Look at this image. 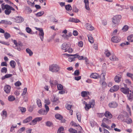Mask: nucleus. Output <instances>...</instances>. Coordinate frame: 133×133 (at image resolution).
Listing matches in <instances>:
<instances>
[{
	"instance_id": "69168bd1",
	"label": "nucleus",
	"mask_w": 133,
	"mask_h": 133,
	"mask_svg": "<svg viewBox=\"0 0 133 133\" xmlns=\"http://www.w3.org/2000/svg\"><path fill=\"white\" fill-rule=\"evenodd\" d=\"M27 89L26 88H24L23 90V91L22 94V96H23V95H25L26 92H27Z\"/></svg>"
},
{
	"instance_id": "4be33fe9",
	"label": "nucleus",
	"mask_w": 133,
	"mask_h": 133,
	"mask_svg": "<svg viewBox=\"0 0 133 133\" xmlns=\"http://www.w3.org/2000/svg\"><path fill=\"white\" fill-rule=\"evenodd\" d=\"M127 97L128 100L130 102L133 100V95L131 93H129L127 94Z\"/></svg>"
},
{
	"instance_id": "e433bc0d",
	"label": "nucleus",
	"mask_w": 133,
	"mask_h": 133,
	"mask_svg": "<svg viewBox=\"0 0 133 133\" xmlns=\"http://www.w3.org/2000/svg\"><path fill=\"white\" fill-rule=\"evenodd\" d=\"M106 124H106L105 123H104L102 122V123L101 124V126L103 127H104L107 128V129H108L109 130L111 129L110 127L108 125H107Z\"/></svg>"
},
{
	"instance_id": "bb28decb",
	"label": "nucleus",
	"mask_w": 133,
	"mask_h": 133,
	"mask_svg": "<svg viewBox=\"0 0 133 133\" xmlns=\"http://www.w3.org/2000/svg\"><path fill=\"white\" fill-rule=\"evenodd\" d=\"M124 122H125L128 124H130L132 123V120L131 118L127 117L124 121Z\"/></svg>"
},
{
	"instance_id": "ddd939ff",
	"label": "nucleus",
	"mask_w": 133,
	"mask_h": 133,
	"mask_svg": "<svg viewBox=\"0 0 133 133\" xmlns=\"http://www.w3.org/2000/svg\"><path fill=\"white\" fill-rule=\"evenodd\" d=\"M72 106V105L69 104H67L65 106L66 108L69 110V114H70V115H72L73 111L72 110L70 109H71Z\"/></svg>"
},
{
	"instance_id": "cd10ccee",
	"label": "nucleus",
	"mask_w": 133,
	"mask_h": 133,
	"mask_svg": "<svg viewBox=\"0 0 133 133\" xmlns=\"http://www.w3.org/2000/svg\"><path fill=\"white\" fill-rule=\"evenodd\" d=\"M65 8L68 11H70L72 9V8L70 4H68L65 5Z\"/></svg>"
},
{
	"instance_id": "4d7b16f0",
	"label": "nucleus",
	"mask_w": 133,
	"mask_h": 133,
	"mask_svg": "<svg viewBox=\"0 0 133 133\" xmlns=\"http://www.w3.org/2000/svg\"><path fill=\"white\" fill-rule=\"evenodd\" d=\"M90 123L91 126L93 127L96 124V123L93 120H92L90 121Z\"/></svg>"
},
{
	"instance_id": "13d9d810",
	"label": "nucleus",
	"mask_w": 133,
	"mask_h": 133,
	"mask_svg": "<svg viewBox=\"0 0 133 133\" xmlns=\"http://www.w3.org/2000/svg\"><path fill=\"white\" fill-rule=\"evenodd\" d=\"M25 128L24 127L21 128L18 131L17 133H21L23 131L25 130Z\"/></svg>"
},
{
	"instance_id": "2eb2a0df",
	"label": "nucleus",
	"mask_w": 133,
	"mask_h": 133,
	"mask_svg": "<svg viewBox=\"0 0 133 133\" xmlns=\"http://www.w3.org/2000/svg\"><path fill=\"white\" fill-rule=\"evenodd\" d=\"M121 76L120 75L118 74L115 77L114 80L116 82L119 83L121 80Z\"/></svg>"
},
{
	"instance_id": "c9c22d12",
	"label": "nucleus",
	"mask_w": 133,
	"mask_h": 133,
	"mask_svg": "<svg viewBox=\"0 0 133 133\" xmlns=\"http://www.w3.org/2000/svg\"><path fill=\"white\" fill-rule=\"evenodd\" d=\"M110 59L112 61H117L118 60V58H116L115 56L112 55V56L110 57Z\"/></svg>"
},
{
	"instance_id": "ea45409f",
	"label": "nucleus",
	"mask_w": 133,
	"mask_h": 133,
	"mask_svg": "<svg viewBox=\"0 0 133 133\" xmlns=\"http://www.w3.org/2000/svg\"><path fill=\"white\" fill-rule=\"evenodd\" d=\"M127 110L129 112V116H131V112L130 108L129 107V105L127 104Z\"/></svg>"
},
{
	"instance_id": "f03ea898",
	"label": "nucleus",
	"mask_w": 133,
	"mask_h": 133,
	"mask_svg": "<svg viewBox=\"0 0 133 133\" xmlns=\"http://www.w3.org/2000/svg\"><path fill=\"white\" fill-rule=\"evenodd\" d=\"M121 16V15H116L114 16L112 18V26L114 27L117 25L119 24Z\"/></svg>"
},
{
	"instance_id": "a18cd8bd",
	"label": "nucleus",
	"mask_w": 133,
	"mask_h": 133,
	"mask_svg": "<svg viewBox=\"0 0 133 133\" xmlns=\"http://www.w3.org/2000/svg\"><path fill=\"white\" fill-rule=\"evenodd\" d=\"M37 103L38 106L41 108L42 107V103L41 100L39 99L37 100Z\"/></svg>"
},
{
	"instance_id": "1a4fd4ad",
	"label": "nucleus",
	"mask_w": 133,
	"mask_h": 133,
	"mask_svg": "<svg viewBox=\"0 0 133 133\" xmlns=\"http://www.w3.org/2000/svg\"><path fill=\"white\" fill-rule=\"evenodd\" d=\"M121 38L118 36H114L112 37L111 38L112 41L114 43H117L120 41Z\"/></svg>"
},
{
	"instance_id": "f8f14e48",
	"label": "nucleus",
	"mask_w": 133,
	"mask_h": 133,
	"mask_svg": "<svg viewBox=\"0 0 133 133\" xmlns=\"http://www.w3.org/2000/svg\"><path fill=\"white\" fill-rule=\"evenodd\" d=\"M11 87L8 85H6L4 87V90L6 94L9 93L10 91Z\"/></svg>"
},
{
	"instance_id": "58836bf2",
	"label": "nucleus",
	"mask_w": 133,
	"mask_h": 133,
	"mask_svg": "<svg viewBox=\"0 0 133 133\" xmlns=\"http://www.w3.org/2000/svg\"><path fill=\"white\" fill-rule=\"evenodd\" d=\"M44 12L43 11H41L37 13L36 15L37 17H39L42 16L44 14Z\"/></svg>"
},
{
	"instance_id": "2f4dec72",
	"label": "nucleus",
	"mask_w": 133,
	"mask_h": 133,
	"mask_svg": "<svg viewBox=\"0 0 133 133\" xmlns=\"http://www.w3.org/2000/svg\"><path fill=\"white\" fill-rule=\"evenodd\" d=\"M26 52L30 56H32L33 54L32 51L29 49L28 48L26 49Z\"/></svg>"
},
{
	"instance_id": "393cba45",
	"label": "nucleus",
	"mask_w": 133,
	"mask_h": 133,
	"mask_svg": "<svg viewBox=\"0 0 133 133\" xmlns=\"http://www.w3.org/2000/svg\"><path fill=\"white\" fill-rule=\"evenodd\" d=\"M88 40L90 43L92 44L94 42V40L93 38L91 35H87Z\"/></svg>"
},
{
	"instance_id": "052dcab7",
	"label": "nucleus",
	"mask_w": 133,
	"mask_h": 133,
	"mask_svg": "<svg viewBox=\"0 0 133 133\" xmlns=\"http://www.w3.org/2000/svg\"><path fill=\"white\" fill-rule=\"evenodd\" d=\"M71 125L72 126L77 127V126L79 125V124H77L73 121H71L70 123Z\"/></svg>"
},
{
	"instance_id": "8fccbe9b",
	"label": "nucleus",
	"mask_w": 133,
	"mask_h": 133,
	"mask_svg": "<svg viewBox=\"0 0 133 133\" xmlns=\"http://www.w3.org/2000/svg\"><path fill=\"white\" fill-rule=\"evenodd\" d=\"M50 83L51 84L55 85L57 84L58 82L56 80H54L52 81H50Z\"/></svg>"
},
{
	"instance_id": "6ab92c4d",
	"label": "nucleus",
	"mask_w": 133,
	"mask_h": 133,
	"mask_svg": "<svg viewBox=\"0 0 133 133\" xmlns=\"http://www.w3.org/2000/svg\"><path fill=\"white\" fill-rule=\"evenodd\" d=\"M109 106L111 108H115L117 106V104L115 102H113L109 104Z\"/></svg>"
},
{
	"instance_id": "f704fd0d",
	"label": "nucleus",
	"mask_w": 133,
	"mask_h": 133,
	"mask_svg": "<svg viewBox=\"0 0 133 133\" xmlns=\"http://www.w3.org/2000/svg\"><path fill=\"white\" fill-rule=\"evenodd\" d=\"M76 56L74 57L75 58H77L78 59L80 60L83 59L84 57L83 56H80L78 54H76Z\"/></svg>"
},
{
	"instance_id": "6e6552de",
	"label": "nucleus",
	"mask_w": 133,
	"mask_h": 133,
	"mask_svg": "<svg viewBox=\"0 0 133 133\" xmlns=\"http://www.w3.org/2000/svg\"><path fill=\"white\" fill-rule=\"evenodd\" d=\"M42 119V118L41 117L36 118L30 123L29 124L32 125H34L37 123V122L41 121Z\"/></svg>"
},
{
	"instance_id": "f3484780",
	"label": "nucleus",
	"mask_w": 133,
	"mask_h": 133,
	"mask_svg": "<svg viewBox=\"0 0 133 133\" xmlns=\"http://www.w3.org/2000/svg\"><path fill=\"white\" fill-rule=\"evenodd\" d=\"M85 3V9L88 10H90V8L89 6V2L88 0H84Z\"/></svg>"
},
{
	"instance_id": "79ce46f5",
	"label": "nucleus",
	"mask_w": 133,
	"mask_h": 133,
	"mask_svg": "<svg viewBox=\"0 0 133 133\" xmlns=\"http://www.w3.org/2000/svg\"><path fill=\"white\" fill-rule=\"evenodd\" d=\"M127 76L128 77L131 78L133 81V74L128 72L127 73Z\"/></svg>"
},
{
	"instance_id": "7c9ffc66",
	"label": "nucleus",
	"mask_w": 133,
	"mask_h": 133,
	"mask_svg": "<svg viewBox=\"0 0 133 133\" xmlns=\"http://www.w3.org/2000/svg\"><path fill=\"white\" fill-rule=\"evenodd\" d=\"M32 119V117H28L25 119L23 120V122L25 123L29 122Z\"/></svg>"
},
{
	"instance_id": "412c9836",
	"label": "nucleus",
	"mask_w": 133,
	"mask_h": 133,
	"mask_svg": "<svg viewBox=\"0 0 133 133\" xmlns=\"http://www.w3.org/2000/svg\"><path fill=\"white\" fill-rule=\"evenodd\" d=\"M102 122L104 123H105L107 124H109L111 123V122L110 120L108 118H104L102 120Z\"/></svg>"
},
{
	"instance_id": "0eeeda50",
	"label": "nucleus",
	"mask_w": 133,
	"mask_h": 133,
	"mask_svg": "<svg viewBox=\"0 0 133 133\" xmlns=\"http://www.w3.org/2000/svg\"><path fill=\"white\" fill-rule=\"evenodd\" d=\"M120 90L121 92L125 95L129 93V91L131 92V91L130 90L129 88L127 87L121 88H120Z\"/></svg>"
},
{
	"instance_id": "37998d69",
	"label": "nucleus",
	"mask_w": 133,
	"mask_h": 133,
	"mask_svg": "<svg viewBox=\"0 0 133 133\" xmlns=\"http://www.w3.org/2000/svg\"><path fill=\"white\" fill-rule=\"evenodd\" d=\"M26 32L30 34H32V30L29 27H27L26 28Z\"/></svg>"
},
{
	"instance_id": "3c124183",
	"label": "nucleus",
	"mask_w": 133,
	"mask_h": 133,
	"mask_svg": "<svg viewBox=\"0 0 133 133\" xmlns=\"http://www.w3.org/2000/svg\"><path fill=\"white\" fill-rule=\"evenodd\" d=\"M87 92L85 91H83L81 93V96L83 97H84L86 96L87 95Z\"/></svg>"
},
{
	"instance_id": "dca6fc26",
	"label": "nucleus",
	"mask_w": 133,
	"mask_h": 133,
	"mask_svg": "<svg viewBox=\"0 0 133 133\" xmlns=\"http://www.w3.org/2000/svg\"><path fill=\"white\" fill-rule=\"evenodd\" d=\"M90 77L94 79H97L99 77V76L96 73H92L90 76Z\"/></svg>"
},
{
	"instance_id": "0e129e2a",
	"label": "nucleus",
	"mask_w": 133,
	"mask_h": 133,
	"mask_svg": "<svg viewBox=\"0 0 133 133\" xmlns=\"http://www.w3.org/2000/svg\"><path fill=\"white\" fill-rule=\"evenodd\" d=\"M73 10L75 12H77L78 11V9L75 6L73 7Z\"/></svg>"
},
{
	"instance_id": "c03bdc74",
	"label": "nucleus",
	"mask_w": 133,
	"mask_h": 133,
	"mask_svg": "<svg viewBox=\"0 0 133 133\" xmlns=\"http://www.w3.org/2000/svg\"><path fill=\"white\" fill-rule=\"evenodd\" d=\"M57 119L61 120V122L62 123L65 122L66 120L63 119V117H55Z\"/></svg>"
},
{
	"instance_id": "aec40b11",
	"label": "nucleus",
	"mask_w": 133,
	"mask_h": 133,
	"mask_svg": "<svg viewBox=\"0 0 133 133\" xmlns=\"http://www.w3.org/2000/svg\"><path fill=\"white\" fill-rule=\"evenodd\" d=\"M69 22H74L76 23L80 22V21L78 19L75 18H70L69 20Z\"/></svg>"
},
{
	"instance_id": "e2e57ef3",
	"label": "nucleus",
	"mask_w": 133,
	"mask_h": 133,
	"mask_svg": "<svg viewBox=\"0 0 133 133\" xmlns=\"http://www.w3.org/2000/svg\"><path fill=\"white\" fill-rule=\"evenodd\" d=\"M71 35H69V36L66 34H64L62 35V37H63L64 39H68V38Z\"/></svg>"
},
{
	"instance_id": "473e14b6",
	"label": "nucleus",
	"mask_w": 133,
	"mask_h": 133,
	"mask_svg": "<svg viewBox=\"0 0 133 133\" xmlns=\"http://www.w3.org/2000/svg\"><path fill=\"white\" fill-rule=\"evenodd\" d=\"M104 53L106 56L108 57H109V56L111 55V54L110 53V51L107 49L105 50Z\"/></svg>"
},
{
	"instance_id": "7ed1b4c3",
	"label": "nucleus",
	"mask_w": 133,
	"mask_h": 133,
	"mask_svg": "<svg viewBox=\"0 0 133 133\" xmlns=\"http://www.w3.org/2000/svg\"><path fill=\"white\" fill-rule=\"evenodd\" d=\"M61 48L62 49L65 50V52L68 51L69 53H71L72 51V49L70 48V45L66 43H63Z\"/></svg>"
},
{
	"instance_id": "a878e982",
	"label": "nucleus",
	"mask_w": 133,
	"mask_h": 133,
	"mask_svg": "<svg viewBox=\"0 0 133 133\" xmlns=\"http://www.w3.org/2000/svg\"><path fill=\"white\" fill-rule=\"evenodd\" d=\"M38 112L41 114L45 115L47 114L48 112L45 110L44 109H42L39 110Z\"/></svg>"
},
{
	"instance_id": "bf43d9fd",
	"label": "nucleus",
	"mask_w": 133,
	"mask_h": 133,
	"mask_svg": "<svg viewBox=\"0 0 133 133\" xmlns=\"http://www.w3.org/2000/svg\"><path fill=\"white\" fill-rule=\"evenodd\" d=\"M79 71L78 70H76L74 72V74L75 76H78L79 75Z\"/></svg>"
},
{
	"instance_id": "5fc2aeb1",
	"label": "nucleus",
	"mask_w": 133,
	"mask_h": 133,
	"mask_svg": "<svg viewBox=\"0 0 133 133\" xmlns=\"http://www.w3.org/2000/svg\"><path fill=\"white\" fill-rule=\"evenodd\" d=\"M0 43L6 45H9L10 44L8 42H6L1 40H0Z\"/></svg>"
},
{
	"instance_id": "9d476101",
	"label": "nucleus",
	"mask_w": 133,
	"mask_h": 133,
	"mask_svg": "<svg viewBox=\"0 0 133 133\" xmlns=\"http://www.w3.org/2000/svg\"><path fill=\"white\" fill-rule=\"evenodd\" d=\"M119 88V86L118 85H115L111 88L110 91L111 92H113L117 91Z\"/></svg>"
},
{
	"instance_id": "c756f323",
	"label": "nucleus",
	"mask_w": 133,
	"mask_h": 133,
	"mask_svg": "<svg viewBox=\"0 0 133 133\" xmlns=\"http://www.w3.org/2000/svg\"><path fill=\"white\" fill-rule=\"evenodd\" d=\"M127 39L129 42H133V35H131L128 36Z\"/></svg>"
},
{
	"instance_id": "680f3d73",
	"label": "nucleus",
	"mask_w": 133,
	"mask_h": 133,
	"mask_svg": "<svg viewBox=\"0 0 133 133\" xmlns=\"http://www.w3.org/2000/svg\"><path fill=\"white\" fill-rule=\"evenodd\" d=\"M44 102L47 105H49L50 104V102L49 99H45V100Z\"/></svg>"
},
{
	"instance_id": "de8ad7c7",
	"label": "nucleus",
	"mask_w": 133,
	"mask_h": 133,
	"mask_svg": "<svg viewBox=\"0 0 133 133\" xmlns=\"http://www.w3.org/2000/svg\"><path fill=\"white\" fill-rule=\"evenodd\" d=\"M69 131L71 133H76L77 132L76 130L72 128L69 129Z\"/></svg>"
},
{
	"instance_id": "9b49d317",
	"label": "nucleus",
	"mask_w": 133,
	"mask_h": 133,
	"mask_svg": "<svg viewBox=\"0 0 133 133\" xmlns=\"http://www.w3.org/2000/svg\"><path fill=\"white\" fill-rule=\"evenodd\" d=\"M98 116H103L104 115H105V116H112V115L109 112L107 111L105 112V114L103 113H97Z\"/></svg>"
},
{
	"instance_id": "4468645a",
	"label": "nucleus",
	"mask_w": 133,
	"mask_h": 133,
	"mask_svg": "<svg viewBox=\"0 0 133 133\" xmlns=\"http://www.w3.org/2000/svg\"><path fill=\"white\" fill-rule=\"evenodd\" d=\"M16 22L18 23L22 22L24 20V19L21 16L16 17L15 18Z\"/></svg>"
},
{
	"instance_id": "39448f33",
	"label": "nucleus",
	"mask_w": 133,
	"mask_h": 133,
	"mask_svg": "<svg viewBox=\"0 0 133 133\" xmlns=\"http://www.w3.org/2000/svg\"><path fill=\"white\" fill-rule=\"evenodd\" d=\"M2 8L3 10L5 9L4 12L5 14L6 15H9L11 12L10 10V6L8 4H6L5 5H4L3 4H2Z\"/></svg>"
},
{
	"instance_id": "49530a36",
	"label": "nucleus",
	"mask_w": 133,
	"mask_h": 133,
	"mask_svg": "<svg viewBox=\"0 0 133 133\" xmlns=\"http://www.w3.org/2000/svg\"><path fill=\"white\" fill-rule=\"evenodd\" d=\"M4 36L5 38L6 39H8L11 37L10 35L7 32H5L4 34Z\"/></svg>"
},
{
	"instance_id": "c85d7f7f",
	"label": "nucleus",
	"mask_w": 133,
	"mask_h": 133,
	"mask_svg": "<svg viewBox=\"0 0 133 133\" xmlns=\"http://www.w3.org/2000/svg\"><path fill=\"white\" fill-rule=\"evenodd\" d=\"M10 64L12 68H15V67L16 63L14 61L12 60L10 62Z\"/></svg>"
},
{
	"instance_id": "f257e3e1",
	"label": "nucleus",
	"mask_w": 133,
	"mask_h": 133,
	"mask_svg": "<svg viewBox=\"0 0 133 133\" xmlns=\"http://www.w3.org/2000/svg\"><path fill=\"white\" fill-rule=\"evenodd\" d=\"M61 69V67L57 64H53L49 66V70L53 73H56L59 72Z\"/></svg>"
},
{
	"instance_id": "864d4df0",
	"label": "nucleus",
	"mask_w": 133,
	"mask_h": 133,
	"mask_svg": "<svg viewBox=\"0 0 133 133\" xmlns=\"http://www.w3.org/2000/svg\"><path fill=\"white\" fill-rule=\"evenodd\" d=\"M19 109L22 113L25 112L26 110V108L24 107H20L19 108Z\"/></svg>"
},
{
	"instance_id": "423d86ee",
	"label": "nucleus",
	"mask_w": 133,
	"mask_h": 133,
	"mask_svg": "<svg viewBox=\"0 0 133 133\" xmlns=\"http://www.w3.org/2000/svg\"><path fill=\"white\" fill-rule=\"evenodd\" d=\"M36 29L39 31V35L42 41H43L44 38V33L42 28H36Z\"/></svg>"
},
{
	"instance_id": "603ef678",
	"label": "nucleus",
	"mask_w": 133,
	"mask_h": 133,
	"mask_svg": "<svg viewBox=\"0 0 133 133\" xmlns=\"http://www.w3.org/2000/svg\"><path fill=\"white\" fill-rule=\"evenodd\" d=\"M1 71L2 73H6L7 72V68L5 67H3L1 69Z\"/></svg>"
},
{
	"instance_id": "338daca9",
	"label": "nucleus",
	"mask_w": 133,
	"mask_h": 133,
	"mask_svg": "<svg viewBox=\"0 0 133 133\" xmlns=\"http://www.w3.org/2000/svg\"><path fill=\"white\" fill-rule=\"evenodd\" d=\"M83 45V42L82 41H80L78 42V46L79 47H82Z\"/></svg>"
},
{
	"instance_id": "a211bd4d",
	"label": "nucleus",
	"mask_w": 133,
	"mask_h": 133,
	"mask_svg": "<svg viewBox=\"0 0 133 133\" xmlns=\"http://www.w3.org/2000/svg\"><path fill=\"white\" fill-rule=\"evenodd\" d=\"M11 22L10 21H8L7 20H1L0 22V24H11Z\"/></svg>"
},
{
	"instance_id": "72a5a7b5",
	"label": "nucleus",
	"mask_w": 133,
	"mask_h": 133,
	"mask_svg": "<svg viewBox=\"0 0 133 133\" xmlns=\"http://www.w3.org/2000/svg\"><path fill=\"white\" fill-rule=\"evenodd\" d=\"M53 125V123L51 122L48 121L45 123V125L47 127H50Z\"/></svg>"
},
{
	"instance_id": "20e7f679",
	"label": "nucleus",
	"mask_w": 133,
	"mask_h": 133,
	"mask_svg": "<svg viewBox=\"0 0 133 133\" xmlns=\"http://www.w3.org/2000/svg\"><path fill=\"white\" fill-rule=\"evenodd\" d=\"M95 101L94 100H92L90 101L88 104L87 103H85V109L88 110L91 107L93 108L95 105Z\"/></svg>"
},
{
	"instance_id": "6e6d98bb",
	"label": "nucleus",
	"mask_w": 133,
	"mask_h": 133,
	"mask_svg": "<svg viewBox=\"0 0 133 133\" xmlns=\"http://www.w3.org/2000/svg\"><path fill=\"white\" fill-rule=\"evenodd\" d=\"M128 26L127 25H125L123 27L122 30L124 31H126L128 30Z\"/></svg>"
},
{
	"instance_id": "b1692460",
	"label": "nucleus",
	"mask_w": 133,
	"mask_h": 133,
	"mask_svg": "<svg viewBox=\"0 0 133 133\" xmlns=\"http://www.w3.org/2000/svg\"><path fill=\"white\" fill-rule=\"evenodd\" d=\"M87 29L89 30H92L94 29V28L90 24L87 23L86 24Z\"/></svg>"
},
{
	"instance_id": "5701e85b",
	"label": "nucleus",
	"mask_w": 133,
	"mask_h": 133,
	"mask_svg": "<svg viewBox=\"0 0 133 133\" xmlns=\"http://www.w3.org/2000/svg\"><path fill=\"white\" fill-rule=\"evenodd\" d=\"M32 10L29 7H27L26 8L25 10V13L27 14H29L31 13L32 12Z\"/></svg>"
},
{
	"instance_id": "a19ab883",
	"label": "nucleus",
	"mask_w": 133,
	"mask_h": 133,
	"mask_svg": "<svg viewBox=\"0 0 133 133\" xmlns=\"http://www.w3.org/2000/svg\"><path fill=\"white\" fill-rule=\"evenodd\" d=\"M64 130V128L63 127H60L58 130L57 133H60L61 132L63 131Z\"/></svg>"
},
{
	"instance_id": "774afa93",
	"label": "nucleus",
	"mask_w": 133,
	"mask_h": 133,
	"mask_svg": "<svg viewBox=\"0 0 133 133\" xmlns=\"http://www.w3.org/2000/svg\"><path fill=\"white\" fill-rule=\"evenodd\" d=\"M21 83L19 81H17L15 83V85L16 86H19L21 85Z\"/></svg>"
},
{
	"instance_id": "4c0bfd02",
	"label": "nucleus",
	"mask_w": 133,
	"mask_h": 133,
	"mask_svg": "<svg viewBox=\"0 0 133 133\" xmlns=\"http://www.w3.org/2000/svg\"><path fill=\"white\" fill-rule=\"evenodd\" d=\"M8 99L9 101H12L15 99V98L13 96L11 95L8 97Z\"/></svg>"
},
{
	"instance_id": "09e8293b",
	"label": "nucleus",
	"mask_w": 133,
	"mask_h": 133,
	"mask_svg": "<svg viewBox=\"0 0 133 133\" xmlns=\"http://www.w3.org/2000/svg\"><path fill=\"white\" fill-rule=\"evenodd\" d=\"M57 89L59 90H62L63 89V86L60 84H57Z\"/></svg>"
}]
</instances>
